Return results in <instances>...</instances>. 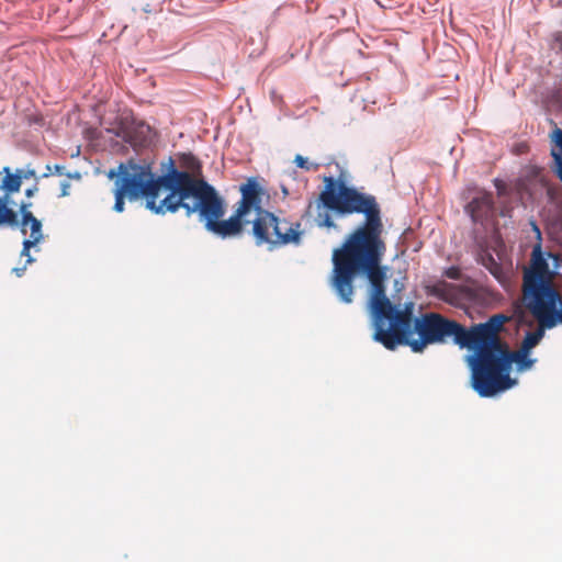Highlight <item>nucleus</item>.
Instances as JSON below:
<instances>
[{
  "instance_id": "72a5a7b5",
  "label": "nucleus",
  "mask_w": 562,
  "mask_h": 562,
  "mask_svg": "<svg viewBox=\"0 0 562 562\" xmlns=\"http://www.w3.org/2000/svg\"><path fill=\"white\" fill-rule=\"evenodd\" d=\"M144 11L145 12H149L150 10L148 9V5L146 8H144Z\"/></svg>"
},
{
  "instance_id": "6e6552de",
  "label": "nucleus",
  "mask_w": 562,
  "mask_h": 562,
  "mask_svg": "<svg viewBox=\"0 0 562 562\" xmlns=\"http://www.w3.org/2000/svg\"><path fill=\"white\" fill-rule=\"evenodd\" d=\"M240 200L236 210L229 216V226L232 237L241 235L244 227L251 223L247 215L254 211L256 217H260L262 212H268L262 207V196L266 194L265 188L259 183L256 177H250L239 187Z\"/></svg>"
},
{
  "instance_id": "412c9836",
  "label": "nucleus",
  "mask_w": 562,
  "mask_h": 562,
  "mask_svg": "<svg viewBox=\"0 0 562 562\" xmlns=\"http://www.w3.org/2000/svg\"><path fill=\"white\" fill-rule=\"evenodd\" d=\"M294 162H295L296 167L305 169V170H311L313 167V165L307 161V158L303 157L302 155H296ZM316 166L317 165H314V167H316Z\"/></svg>"
},
{
  "instance_id": "cd10ccee",
  "label": "nucleus",
  "mask_w": 562,
  "mask_h": 562,
  "mask_svg": "<svg viewBox=\"0 0 562 562\" xmlns=\"http://www.w3.org/2000/svg\"><path fill=\"white\" fill-rule=\"evenodd\" d=\"M26 263L23 266V267H15L12 269V272L16 276V277H22L26 270Z\"/></svg>"
},
{
  "instance_id": "c756f323",
  "label": "nucleus",
  "mask_w": 562,
  "mask_h": 562,
  "mask_svg": "<svg viewBox=\"0 0 562 562\" xmlns=\"http://www.w3.org/2000/svg\"><path fill=\"white\" fill-rule=\"evenodd\" d=\"M68 178H76V179H79L80 178V173L79 172H67L65 173Z\"/></svg>"
},
{
  "instance_id": "5701e85b",
  "label": "nucleus",
  "mask_w": 562,
  "mask_h": 562,
  "mask_svg": "<svg viewBox=\"0 0 562 562\" xmlns=\"http://www.w3.org/2000/svg\"><path fill=\"white\" fill-rule=\"evenodd\" d=\"M32 205L33 204L31 201H21V203L19 204L20 217H23L24 213H27L29 215H33V213L31 211Z\"/></svg>"
},
{
  "instance_id": "a211bd4d",
  "label": "nucleus",
  "mask_w": 562,
  "mask_h": 562,
  "mask_svg": "<svg viewBox=\"0 0 562 562\" xmlns=\"http://www.w3.org/2000/svg\"><path fill=\"white\" fill-rule=\"evenodd\" d=\"M37 244L38 243L31 240L29 238H25L22 241V250H21L20 256L26 258V261H25L26 265L33 263L35 261V258L32 257V255H31V248L35 247Z\"/></svg>"
},
{
  "instance_id": "0eeeda50",
  "label": "nucleus",
  "mask_w": 562,
  "mask_h": 562,
  "mask_svg": "<svg viewBox=\"0 0 562 562\" xmlns=\"http://www.w3.org/2000/svg\"><path fill=\"white\" fill-rule=\"evenodd\" d=\"M251 224L256 246L266 244L269 250H273L282 245L300 244L301 233L270 211L262 212Z\"/></svg>"
},
{
  "instance_id": "ddd939ff",
  "label": "nucleus",
  "mask_w": 562,
  "mask_h": 562,
  "mask_svg": "<svg viewBox=\"0 0 562 562\" xmlns=\"http://www.w3.org/2000/svg\"><path fill=\"white\" fill-rule=\"evenodd\" d=\"M550 140L552 143L551 157L553 160L551 168L557 178L562 182V130L555 127L550 133Z\"/></svg>"
},
{
  "instance_id": "9b49d317",
  "label": "nucleus",
  "mask_w": 562,
  "mask_h": 562,
  "mask_svg": "<svg viewBox=\"0 0 562 562\" xmlns=\"http://www.w3.org/2000/svg\"><path fill=\"white\" fill-rule=\"evenodd\" d=\"M494 211L493 194L484 190L479 191L465 205V212L474 223L483 224L488 221L493 216Z\"/></svg>"
},
{
  "instance_id": "a878e982",
  "label": "nucleus",
  "mask_w": 562,
  "mask_h": 562,
  "mask_svg": "<svg viewBox=\"0 0 562 562\" xmlns=\"http://www.w3.org/2000/svg\"><path fill=\"white\" fill-rule=\"evenodd\" d=\"M70 183L67 180L60 182V196H67L69 194Z\"/></svg>"
},
{
  "instance_id": "2f4dec72",
  "label": "nucleus",
  "mask_w": 562,
  "mask_h": 562,
  "mask_svg": "<svg viewBox=\"0 0 562 562\" xmlns=\"http://www.w3.org/2000/svg\"><path fill=\"white\" fill-rule=\"evenodd\" d=\"M394 286H395V289H396V290H398V291H400V290H401V288H402V284H400V281H398V280H395V281H394Z\"/></svg>"
},
{
  "instance_id": "f3484780",
  "label": "nucleus",
  "mask_w": 562,
  "mask_h": 562,
  "mask_svg": "<svg viewBox=\"0 0 562 562\" xmlns=\"http://www.w3.org/2000/svg\"><path fill=\"white\" fill-rule=\"evenodd\" d=\"M544 329L546 327L541 325V327L537 328L536 330L527 331L520 349L531 352V349L535 348L543 338Z\"/></svg>"
},
{
  "instance_id": "c85d7f7f",
  "label": "nucleus",
  "mask_w": 562,
  "mask_h": 562,
  "mask_svg": "<svg viewBox=\"0 0 562 562\" xmlns=\"http://www.w3.org/2000/svg\"><path fill=\"white\" fill-rule=\"evenodd\" d=\"M446 274L450 279H458V277H459V272L454 268H450L449 270H447Z\"/></svg>"
},
{
  "instance_id": "4be33fe9",
  "label": "nucleus",
  "mask_w": 562,
  "mask_h": 562,
  "mask_svg": "<svg viewBox=\"0 0 562 562\" xmlns=\"http://www.w3.org/2000/svg\"><path fill=\"white\" fill-rule=\"evenodd\" d=\"M16 173H19L21 176V181H23V179H30V178H35L36 181H38V177L35 176V170L34 169H24V168H18L15 170Z\"/></svg>"
},
{
  "instance_id": "39448f33",
  "label": "nucleus",
  "mask_w": 562,
  "mask_h": 562,
  "mask_svg": "<svg viewBox=\"0 0 562 562\" xmlns=\"http://www.w3.org/2000/svg\"><path fill=\"white\" fill-rule=\"evenodd\" d=\"M184 159L190 169L188 171L179 170L171 157L168 158L166 164H162L166 170L161 175H158V187L159 190L164 189L168 193L158 202V210L161 215L166 214V209H168L170 204H173L178 199L188 194V191L196 189L201 183L206 181L204 178L198 177L201 169L199 160L191 154L186 155Z\"/></svg>"
},
{
  "instance_id": "393cba45",
  "label": "nucleus",
  "mask_w": 562,
  "mask_h": 562,
  "mask_svg": "<svg viewBox=\"0 0 562 562\" xmlns=\"http://www.w3.org/2000/svg\"><path fill=\"white\" fill-rule=\"evenodd\" d=\"M11 194L12 193L3 192V195L0 196V207H3V205L4 206H10L11 205V203H12Z\"/></svg>"
},
{
  "instance_id": "f03ea898",
  "label": "nucleus",
  "mask_w": 562,
  "mask_h": 562,
  "mask_svg": "<svg viewBox=\"0 0 562 562\" xmlns=\"http://www.w3.org/2000/svg\"><path fill=\"white\" fill-rule=\"evenodd\" d=\"M465 361L470 369V384L484 398L495 397L515 385L517 379L508 376L506 345L470 344Z\"/></svg>"
},
{
  "instance_id": "2eb2a0df",
  "label": "nucleus",
  "mask_w": 562,
  "mask_h": 562,
  "mask_svg": "<svg viewBox=\"0 0 562 562\" xmlns=\"http://www.w3.org/2000/svg\"><path fill=\"white\" fill-rule=\"evenodd\" d=\"M2 173L4 177L0 183V190L7 193H15L22 186L21 176L16 172H11L8 166L3 167Z\"/></svg>"
},
{
  "instance_id": "b1692460",
  "label": "nucleus",
  "mask_w": 562,
  "mask_h": 562,
  "mask_svg": "<svg viewBox=\"0 0 562 562\" xmlns=\"http://www.w3.org/2000/svg\"><path fill=\"white\" fill-rule=\"evenodd\" d=\"M391 306L394 307L395 310H397L400 313H407L409 315V322H412V313H413V308H414V304L412 302L406 303L404 310H401L400 306L393 304L392 302H391ZM411 324L413 325L414 323H411Z\"/></svg>"
},
{
  "instance_id": "f8f14e48",
  "label": "nucleus",
  "mask_w": 562,
  "mask_h": 562,
  "mask_svg": "<svg viewBox=\"0 0 562 562\" xmlns=\"http://www.w3.org/2000/svg\"><path fill=\"white\" fill-rule=\"evenodd\" d=\"M529 355H530V352L522 350L520 348L516 351H512L506 346V361L508 362L507 363L508 376H510L513 364H515L517 372H525L527 370H530L533 367L537 359L530 358Z\"/></svg>"
},
{
  "instance_id": "423d86ee",
  "label": "nucleus",
  "mask_w": 562,
  "mask_h": 562,
  "mask_svg": "<svg viewBox=\"0 0 562 562\" xmlns=\"http://www.w3.org/2000/svg\"><path fill=\"white\" fill-rule=\"evenodd\" d=\"M522 294L526 307L540 325L547 328L549 318L560 302V293L553 281L540 279L522 281Z\"/></svg>"
},
{
  "instance_id": "9d476101",
  "label": "nucleus",
  "mask_w": 562,
  "mask_h": 562,
  "mask_svg": "<svg viewBox=\"0 0 562 562\" xmlns=\"http://www.w3.org/2000/svg\"><path fill=\"white\" fill-rule=\"evenodd\" d=\"M509 319L505 314H495L486 322L467 328L468 345L470 344H485V345H504L499 337L498 331L502 330L503 325Z\"/></svg>"
},
{
  "instance_id": "7c9ffc66",
  "label": "nucleus",
  "mask_w": 562,
  "mask_h": 562,
  "mask_svg": "<svg viewBox=\"0 0 562 562\" xmlns=\"http://www.w3.org/2000/svg\"><path fill=\"white\" fill-rule=\"evenodd\" d=\"M432 293L437 296H442L439 286H434Z\"/></svg>"
},
{
  "instance_id": "bb28decb",
  "label": "nucleus",
  "mask_w": 562,
  "mask_h": 562,
  "mask_svg": "<svg viewBox=\"0 0 562 562\" xmlns=\"http://www.w3.org/2000/svg\"><path fill=\"white\" fill-rule=\"evenodd\" d=\"M37 191H38V186H37V182H36L34 186H32L31 188H27V189L25 190V196L30 199V198H32V196H33Z\"/></svg>"
},
{
  "instance_id": "473e14b6",
  "label": "nucleus",
  "mask_w": 562,
  "mask_h": 562,
  "mask_svg": "<svg viewBox=\"0 0 562 562\" xmlns=\"http://www.w3.org/2000/svg\"><path fill=\"white\" fill-rule=\"evenodd\" d=\"M532 226H533V229L537 233V235L540 236L541 233H540V229L538 228V226L535 223H532Z\"/></svg>"
},
{
  "instance_id": "20e7f679",
  "label": "nucleus",
  "mask_w": 562,
  "mask_h": 562,
  "mask_svg": "<svg viewBox=\"0 0 562 562\" xmlns=\"http://www.w3.org/2000/svg\"><path fill=\"white\" fill-rule=\"evenodd\" d=\"M188 192L177 202L170 204L166 209V214H173L183 209L187 217L198 214L199 221L203 223L206 232L222 239L231 238L229 217L223 220L226 213V203L215 187L205 181Z\"/></svg>"
},
{
  "instance_id": "dca6fc26",
  "label": "nucleus",
  "mask_w": 562,
  "mask_h": 562,
  "mask_svg": "<svg viewBox=\"0 0 562 562\" xmlns=\"http://www.w3.org/2000/svg\"><path fill=\"white\" fill-rule=\"evenodd\" d=\"M19 212L14 211L11 206L0 207V227L7 226L12 229L20 227Z\"/></svg>"
},
{
  "instance_id": "aec40b11",
  "label": "nucleus",
  "mask_w": 562,
  "mask_h": 562,
  "mask_svg": "<svg viewBox=\"0 0 562 562\" xmlns=\"http://www.w3.org/2000/svg\"><path fill=\"white\" fill-rule=\"evenodd\" d=\"M52 173H55V175H58V176H63V175H65V167L61 166V165H55L53 167L50 165H47L46 166V171L41 176V178H47Z\"/></svg>"
},
{
  "instance_id": "6ab92c4d",
  "label": "nucleus",
  "mask_w": 562,
  "mask_h": 562,
  "mask_svg": "<svg viewBox=\"0 0 562 562\" xmlns=\"http://www.w3.org/2000/svg\"><path fill=\"white\" fill-rule=\"evenodd\" d=\"M559 324H562V297L561 296H560V302H559L558 306L555 307L553 314L549 318V325H548L547 329H551V328L558 326Z\"/></svg>"
},
{
  "instance_id": "7ed1b4c3",
  "label": "nucleus",
  "mask_w": 562,
  "mask_h": 562,
  "mask_svg": "<svg viewBox=\"0 0 562 562\" xmlns=\"http://www.w3.org/2000/svg\"><path fill=\"white\" fill-rule=\"evenodd\" d=\"M108 178L113 180L114 205L116 213L125 210V200L135 202L145 200V207L154 214L161 215L158 210L159 198L158 175L149 164H138L134 159L120 162L116 168L108 172Z\"/></svg>"
},
{
  "instance_id": "f257e3e1",
  "label": "nucleus",
  "mask_w": 562,
  "mask_h": 562,
  "mask_svg": "<svg viewBox=\"0 0 562 562\" xmlns=\"http://www.w3.org/2000/svg\"><path fill=\"white\" fill-rule=\"evenodd\" d=\"M324 189L316 204L315 222L318 227L334 228L330 212L336 217L362 214L361 222L334 249L333 270L329 284L340 302H353L356 277L363 278L369 285L368 310L374 329L373 339L386 349L394 350L400 345L409 346L414 352H422L427 345L448 344L463 349L468 346L467 327L454 319L437 313H428L409 322L407 313H400L391 306L386 295V281L391 268L383 265L386 244L382 238V212L376 198L347 184L342 178H324Z\"/></svg>"
},
{
  "instance_id": "1a4fd4ad",
  "label": "nucleus",
  "mask_w": 562,
  "mask_h": 562,
  "mask_svg": "<svg viewBox=\"0 0 562 562\" xmlns=\"http://www.w3.org/2000/svg\"><path fill=\"white\" fill-rule=\"evenodd\" d=\"M560 267V257L552 252L542 251L540 244L536 245L532 250L531 263L525 269L522 281L552 280L558 274Z\"/></svg>"
},
{
  "instance_id": "4468645a",
  "label": "nucleus",
  "mask_w": 562,
  "mask_h": 562,
  "mask_svg": "<svg viewBox=\"0 0 562 562\" xmlns=\"http://www.w3.org/2000/svg\"><path fill=\"white\" fill-rule=\"evenodd\" d=\"M30 226L31 234L30 238L31 240H34L36 243L44 241V234H43V224L41 220L33 215H29L27 213L23 214V217H20V232L23 235H26V227Z\"/></svg>"
}]
</instances>
